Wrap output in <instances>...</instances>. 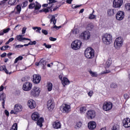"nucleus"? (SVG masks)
Returning <instances> with one entry per match:
<instances>
[{
  "instance_id": "c03bdc74",
  "label": "nucleus",
  "mask_w": 130,
  "mask_h": 130,
  "mask_svg": "<svg viewBox=\"0 0 130 130\" xmlns=\"http://www.w3.org/2000/svg\"><path fill=\"white\" fill-rule=\"evenodd\" d=\"M112 130H119V125L117 124L114 125L112 127Z\"/></svg>"
},
{
  "instance_id": "f257e3e1",
  "label": "nucleus",
  "mask_w": 130,
  "mask_h": 130,
  "mask_svg": "<svg viewBox=\"0 0 130 130\" xmlns=\"http://www.w3.org/2000/svg\"><path fill=\"white\" fill-rule=\"evenodd\" d=\"M102 40L104 44L109 45L112 42V36L109 34H105L102 37Z\"/></svg>"
},
{
  "instance_id": "412c9836",
  "label": "nucleus",
  "mask_w": 130,
  "mask_h": 130,
  "mask_svg": "<svg viewBox=\"0 0 130 130\" xmlns=\"http://www.w3.org/2000/svg\"><path fill=\"white\" fill-rule=\"evenodd\" d=\"M116 11L114 9H109L107 10V15L108 17H113V16H114V14H115Z\"/></svg>"
},
{
  "instance_id": "6e6d98bb",
  "label": "nucleus",
  "mask_w": 130,
  "mask_h": 130,
  "mask_svg": "<svg viewBox=\"0 0 130 130\" xmlns=\"http://www.w3.org/2000/svg\"><path fill=\"white\" fill-rule=\"evenodd\" d=\"M49 8L47 7V8L44 9V13H45V14H47V13H49Z\"/></svg>"
},
{
  "instance_id": "c85d7f7f",
  "label": "nucleus",
  "mask_w": 130,
  "mask_h": 130,
  "mask_svg": "<svg viewBox=\"0 0 130 130\" xmlns=\"http://www.w3.org/2000/svg\"><path fill=\"white\" fill-rule=\"evenodd\" d=\"M94 28V25L92 23H88L86 26L87 30L91 31Z\"/></svg>"
},
{
  "instance_id": "b1692460",
  "label": "nucleus",
  "mask_w": 130,
  "mask_h": 130,
  "mask_svg": "<svg viewBox=\"0 0 130 130\" xmlns=\"http://www.w3.org/2000/svg\"><path fill=\"white\" fill-rule=\"evenodd\" d=\"M16 38L18 41L22 42L23 40H28V41H31V39H28V38H23L22 37V35H19L16 37Z\"/></svg>"
},
{
  "instance_id": "ea45409f",
  "label": "nucleus",
  "mask_w": 130,
  "mask_h": 130,
  "mask_svg": "<svg viewBox=\"0 0 130 130\" xmlns=\"http://www.w3.org/2000/svg\"><path fill=\"white\" fill-rule=\"evenodd\" d=\"M32 29H33V30H36V29H37L36 32L37 33H39L40 34V33H41V32H40V30H41V27H37V26L32 27Z\"/></svg>"
},
{
  "instance_id": "bf43d9fd",
  "label": "nucleus",
  "mask_w": 130,
  "mask_h": 130,
  "mask_svg": "<svg viewBox=\"0 0 130 130\" xmlns=\"http://www.w3.org/2000/svg\"><path fill=\"white\" fill-rule=\"evenodd\" d=\"M49 40H50V41H56V38L53 37H50Z\"/></svg>"
},
{
  "instance_id": "39448f33",
  "label": "nucleus",
  "mask_w": 130,
  "mask_h": 130,
  "mask_svg": "<svg viewBox=\"0 0 130 130\" xmlns=\"http://www.w3.org/2000/svg\"><path fill=\"white\" fill-rule=\"evenodd\" d=\"M82 46V42L79 40H76L72 42L71 44V47L75 50H78L80 49Z\"/></svg>"
},
{
  "instance_id": "473e14b6",
  "label": "nucleus",
  "mask_w": 130,
  "mask_h": 130,
  "mask_svg": "<svg viewBox=\"0 0 130 130\" xmlns=\"http://www.w3.org/2000/svg\"><path fill=\"white\" fill-rule=\"evenodd\" d=\"M111 63H112V60H111V58H110L107 60L106 63L107 68H109L110 66H111Z\"/></svg>"
},
{
  "instance_id": "13d9d810",
  "label": "nucleus",
  "mask_w": 130,
  "mask_h": 130,
  "mask_svg": "<svg viewBox=\"0 0 130 130\" xmlns=\"http://www.w3.org/2000/svg\"><path fill=\"white\" fill-rule=\"evenodd\" d=\"M26 30H27V28L25 27L22 28V34H25V33H26Z\"/></svg>"
},
{
  "instance_id": "423d86ee",
  "label": "nucleus",
  "mask_w": 130,
  "mask_h": 130,
  "mask_svg": "<svg viewBox=\"0 0 130 130\" xmlns=\"http://www.w3.org/2000/svg\"><path fill=\"white\" fill-rule=\"evenodd\" d=\"M14 109L10 112L11 114H17L19 112H21L23 110V107H22V105L17 104L14 106Z\"/></svg>"
},
{
  "instance_id": "8fccbe9b",
  "label": "nucleus",
  "mask_w": 130,
  "mask_h": 130,
  "mask_svg": "<svg viewBox=\"0 0 130 130\" xmlns=\"http://www.w3.org/2000/svg\"><path fill=\"white\" fill-rule=\"evenodd\" d=\"M29 45H36L37 42H36V41H34L33 42L30 41L29 43H28Z\"/></svg>"
},
{
  "instance_id": "f704fd0d",
  "label": "nucleus",
  "mask_w": 130,
  "mask_h": 130,
  "mask_svg": "<svg viewBox=\"0 0 130 130\" xmlns=\"http://www.w3.org/2000/svg\"><path fill=\"white\" fill-rule=\"evenodd\" d=\"M87 110V108L86 107H82L80 108V113H85Z\"/></svg>"
},
{
  "instance_id": "4c0bfd02",
  "label": "nucleus",
  "mask_w": 130,
  "mask_h": 130,
  "mask_svg": "<svg viewBox=\"0 0 130 130\" xmlns=\"http://www.w3.org/2000/svg\"><path fill=\"white\" fill-rule=\"evenodd\" d=\"M10 130H18V124L17 123H14L11 127Z\"/></svg>"
},
{
  "instance_id": "58836bf2",
  "label": "nucleus",
  "mask_w": 130,
  "mask_h": 130,
  "mask_svg": "<svg viewBox=\"0 0 130 130\" xmlns=\"http://www.w3.org/2000/svg\"><path fill=\"white\" fill-rule=\"evenodd\" d=\"M20 5L21 6V8H22V9H24V8H26V7L28 6V1H26L22 2V4Z\"/></svg>"
},
{
  "instance_id": "0eeeda50",
  "label": "nucleus",
  "mask_w": 130,
  "mask_h": 130,
  "mask_svg": "<svg viewBox=\"0 0 130 130\" xmlns=\"http://www.w3.org/2000/svg\"><path fill=\"white\" fill-rule=\"evenodd\" d=\"M35 8V11H39L41 9V5L37 1L31 3L28 6V9L32 10Z\"/></svg>"
},
{
  "instance_id": "680f3d73",
  "label": "nucleus",
  "mask_w": 130,
  "mask_h": 130,
  "mask_svg": "<svg viewBox=\"0 0 130 130\" xmlns=\"http://www.w3.org/2000/svg\"><path fill=\"white\" fill-rule=\"evenodd\" d=\"M21 47H24V46L23 45H18L15 46V48H21Z\"/></svg>"
},
{
  "instance_id": "2eb2a0df",
  "label": "nucleus",
  "mask_w": 130,
  "mask_h": 130,
  "mask_svg": "<svg viewBox=\"0 0 130 130\" xmlns=\"http://www.w3.org/2000/svg\"><path fill=\"white\" fill-rule=\"evenodd\" d=\"M47 108L49 110H50V111L53 110V109L54 108V103H53V102H52V100H49L48 102H47Z\"/></svg>"
},
{
  "instance_id": "a211bd4d",
  "label": "nucleus",
  "mask_w": 130,
  "mask_h": 130,
  "mask_svg": "<svg viewBox=\"0 0 130 130\" xmlns=\"http://www.w3.org/2000/svg\"><path fill=\"white\" fill-rule=\"evenodd\" d=\"M96 122H95L94 121H90L88 123V127L89 129H95V128H96Z\"/></svg>"
},
{
  "instance_id": "338daca9",
  "label": "nucleus",
  "mask_w": 130,
  "mask_h": 130,
  "mask_svg": "<svg viewBox=\"0 0 130 130\" xmlns=\"http://www.w3.org/2000/svg\"><path fill=\"white\" fill-rule=\"evenodd\" d=\"M124 99H127V98H128V95H127V93H125L124 94Z\"/></svg>"
},
{
  "instance_id": "2f4dec72",
  "label": "nucleus",
  "mask_w": 130,
  "mask_h": 130,
  "mask_svg": "<svg viewBox=\"0 0 130 130\" xmlns=\"http://www.w3.org/2000/svg\"><path fill=\"white\" fill-rule=\"evenodd\" d=\"M1 71H4L6 74H9V75H11V74H12V72H10L9 73V71H8V70H7V68L5 66H1Z\"/></svg>"
},
{
  "instance_id": "864d4df0",
  "label": "nucleus",
  "mask_w": 130,
  "mask_h": 130,
  "mask_svg": "<svg viewBox=\"0 0 130 130\" xmlns=\"http://www.w3.org/2000/svg\"><path fill=\"white\" fill-rule=\"evenodd\" d=\"M42 32L43 34H44V35H47V34H48V31L45 29H42Z\"/></svg>"
},
{
  "instance_id": "9b49d317",
  "label": "nucleus",
  "mask_w": 130,
  "mask_h": 130,
  "mask_svg": "<svg viewBox=\"0 0 130 130\" xmlns=\"http://www.w3.org/2000/svg\"><path fill=\"white\" fill-rule=\"evenodd\" d=\"M123 4V0H114L113 1V8H121Z\"/></svg>"
},
{
  "instance_id": "4be33fe9",
  "label": "nucleus",
  "mask_w": 130,
  "mask_h": 130,
  "mask_svg": "<svg viewBox=\"0 0 130 130\" xmlns=\"http://www.w3.org/2000/svg\"><path fill=\"white\" fill-rule=\"evenodd\" d=\"M39 113L38 112H34L32 115H31V119L32 120H34L35 121H37L38 119H39Z\"/></svg>"
},
{
  "instance_id": "a19ab883",
  "label": "nucleus",
  "mask_w": 130,
  "mask_h": 130,
  "mask_svg": "<svg viewBox=\"0 0 130 130\" xmlns=\"http://www.w3.org/2000/svg\"><path fill=\"white\" fill-rule=\"evenodd\" d=\"M125 8L126 11H127V12H129L130 13V3H127L125 5Z\"/></svg>"
},
{
  "instance_id": "6e6552de",
  "label": "nucleus",
  "mask_w": 130,
  "mask_h": 130,
  "mask_svg": "<svg viewBox=\"0 0 130 130\" xmlns=\"http://www.w3.org/2000/svg\"><path fill=\"white\" fill-rule=\"evenodd\" d=\"M113 105L112 103L110 102H106L104 103L103 108L105 111H109V110H111L112 109V107Z\"/></svg>"
},
{
  "instance_id": "603ef678",
  "label": "nucleus",
  "mask_w": 130,
  "mask_h": 130,
  "mask_svg": "<svg viewBox=\"0 0 130 130\" xmlns=\"http://www.w3.org/2000/svg\"><path fill=\"white\" fill-rule=\"evenodd\" d=\"M44 46H45L46 48H51V45H47L46 43L44 44Z\"/></svg>"
},
{
  "instance_id": "7c9ffc66",
  "label": "nucleus",
  "mask_w": 130,
  "mask_h": 130,
  "mask_svg": "<svg viewBox=\"0 0 130 130\" xmlns=\"http://www.w3.org/2000/svg\"><path fill=\"white\" fill-rule=\"evenodd\" d=\"M10 30L11 28L10 27L2 30L1 31V35H4V34H5L6 33H8Z\"/></svg>"
},
{
  "instance_id": "052dcab7",
  "label": "nucleus",
  "mask_w": 130,
  "mask_h": 130,
  "mask_svg": "<svg viewBox=\"0 0 130 130\" xmlns=\"http://www.w3.org/2000/svg\"><path fill=\"white\" fill-rule=\"evenodd\" d=\"M5 85H6V82H4V83L1 85V91H3L4 90V89H5V87H4V86H5Z\"/></svg>"
},
{
  "instance_id": "4d7b16f0",
  "label": "nucleus",
  "mask_w": 130,
  "mask_h": 130,
  "mask_svg": "<svg viewBox=\"0 0 130 130\" xmlns=\"http://www.w3.org/2000/svg\"><path fill=\"white\" fill-rule=\"evenodd\" d=\"M88 95L89 97H92L93 96V91L90 90L89 92H88Z\"/></svg>"
},
{
  "instance_id": "f8f14e48",
  "label": "nucleus",
  "mask_w": 130,
  "mask_h": 130,
  "mask_svg": "<svg viewBox=\"0 0 130 130\" xmlns=\"http://www.w3.org/2000/svg\"><path fill=\"white\" fill-rule=\"evenodd\" d=\"M62 111L63 113H69L71 111V105L68 104H63L61 106Z\"/></svg>"
},
{
  "instance_id": "3c124183",
  "label": "nucleus",
  "mask_w": 130,
  "mask_h": 130,
  "mask_svg": "<svg viewBox=\"0 0 130 130\" xmlns=\"http://www.w3.org/2000/svg\"><path fill=\"white\" fill-rule=\"evenodd\" d=\"M8 2V0H3L2 1H1V5H3L4 6H5V5H6L7 2Z\"/></svg>"
},
{
  "instance_id": "dca6fc26",
  "label": "nucleus",
  "mask_w": 130,
  "mask_h": 130,
  "mask_svg": "<svg viewBox=\"0 0 130 130\" xmlns=\"http://www.w3.org/2000/svg\"><path fill=\"white\" fill-rule=\"evenodd\" d=\"M123 126L124 127L128 128L130 127V119L129 118H125L122 121Z\"/></svg>"
},
{
  "instance_id": "49530a36",
  "label": "nucleus",
  "mask_w": 130,
  "mask_h": 130,
  "mask_svg": "<svg viewBox=\"0 0 130 130\" xmlns=\"http://www.w3.org/2000/svg\"><path fill=\"white\" fill-rule=\"evenodd\" d=\"M111 88H117V84H116V83H112L111 84Z\"/></svg>"
},
{
  "instance_id": "1a4fd4ad",
  "label": "nucleus",
  "mask_w": 130,
  "mask_h": 130,
  "mask_svg": "<svg viewBox=\"0 0 130 130\" xmlns=\"http://www.w3.org/2000/svg\"><path fill=\"white\" fill-rule=\"evenodd\" d=\"M96 116V113L93 110H89L86 113V117L88 119H93Z\"/></svg>"
},
{
  "instance_id": "72a5a7b5",
  "label": "nucleus",
  "mask_w": 130,
  "mask_h": 130,
  "mask_svg": "<svg viewBox=\"0 0 130 130\" xmlns=\"http://www.w3.org/2000/svg\"><path fill=\"white\" fill-rule=\"evenodd\" d=\"M47 89H48V91H49V92H50V91H51V90H52V83H51L50 82H48Z\"/></svg>"
},
{
  "instance_id": "6ab92c4d",
  "label": "nucleus",
  "mask_w": 130,
  "mask_h": 130,
  "mask_svg": "<svg viewBox=\"0 0 130 130\" xmlns=\"http://www.w3.org/2000/svg\"><path fill=\"white\" fill-rule=\"evenodd\" d=\"M34 96H39L40 94V88L37 86H35L32 91Z\"/></svg>"
},
{
  "instance_id": "a878e982",
  "label": "nucleus",
  "mask_w": 130,
  "mask_h": 130,
  "mask_svg": "<svg viewBox=\"0 0 130 130\" xmlns=\"http://www.w3.org/2000/svg\"><path fill=\"white\" fill-rule=\"evenodd\" d=\"M53 127H54V128H60V127H61V124H60V122H55L53 124Z\"/></svg>"
},
{
  "instance_id": "5fc2aeb1",
  "label": "nucleus",
  "mask_w": 130,
  "mask_h": 130,
  "mask_svg": "<svg viewBox=\"0 0 130 130\" xmlns=\"http://www.w3.org/2000/svg\"><path fill=\"white\" fill-rule=\"evenodd\" d=\"M80 7H81V5H73L72 6V9H77V8H80Z\"/></svg>"
},
{
  "instance_id": "0e129e2a",
  "label": "nucleus",
  "mask_w": 130,
  "mask_h": 130,
  "mask_svg": "<svg viewBox=\"0 0 130 130\" xmlns=\"http://www.w3.org/2000/svg\"><path fill=\"white\" fill-rule=\"evenodd\" d=\"M5 56H7V53L4 52L2 55H1V57H5Z\"/></svg>"
},
{
  "instance_id": "20e7f679",
  "label": "nucleus",
  "mask_w": 130,
  "mask_h": 130,
  "mask_svg": "<svg viewBox=\"0 0 130 130\" xmlns=\"http://www.w3.org/2000/svg\"><path fill=\"white\" fill-rule=\"evenodd\" d=\"M79 38L84 41H88L91 38V33L89 31H84L80 34Z\"/></svg>"
},
{
  "instance_id": "e433bc0d",
  "label": "nucleus",
  "mask_w": 130,
  "mask_h": 130,
  "mask_svg": "<svg viewBox=\"0 0 130 130\" xmlns=\"http://www.w3.org/2000/svg\"><path fill=\"white\" fill-rule=\"evenodd\" d=\"M16 2H17V0H9L8 1V4L10 5V6H15L16 5Z\"/></svg>"
},
{
  "instance_id": "09e8293b",
  "label": "nucleus",
  "mask_w": 130,
  "mask_h": 130,
  "mask_svg": "<svg viewBox=\"0 0 130 130\" xmlns=\"http://www.w3.org/2000/svg\"><path fill=\"white\" fill-rule=\"evenodd\" d=\"M79 29L76 28V29H74L72 30V33H73L74 34H79Z\"/></svg>"
},
{
  "instance_id": "f03ea898",
  "label": "nucleus",
  "mask_w": 130,
  "mask_h": 130,
  "mask_svg": "<svg viewBox=\"0 0 130 130\" xmlns=\"http://www.w3.org/2000/svg\"><path fill=\"white\" fill-rule=\"evenodd\" d=\"M123 45V39L121 37H118L116 39L114 43V46L116 49H120Z\"/></svg>"
},
{
  "instance_id": "cd10ccee",
  "label": "nucleus",
  "mask_w": 130,
  "mask_h": 130,
  "mask_svg": "<svg viewBox=\"0 0 130 130\" xmlns=\"http://www.w3.org/2000/svg\"><path fill=\"white\" fill-rule=\"evenodd\" d=\"M48 5H49L48 7V9H51L52 6H53V4H54V3H56V1L55 0H48Z\"/></svg>"
},
{
  "instance_id": "7ed1b4c3",
  "label": "nucleus",
  "mask_w": 130,
  "mask_h": 130,
  "mask_svg": "<svg viewBox=\"0 0 130 130\" xmlns=\"http://www.w3.org/2000/svg\"><path fill=\"white\" fill-rule=\"evenodd\" d=\"M94 52V49L91 47H88L86 49L84 54L87 58H93V57H94V55H95Z\"/></svg>"
},
{
  "instance_id": "a18cd8bd",
  "label": "nucleus",
  "mask_w": 130,
  "mask_h": 130,
  "mask_svg": "<svg viewBox=\"0 0 130 130\" xmlns=\"http://www.w3.org/2000/svg\"><path fill=\"white\" fill-rule=\"evenodd\" d=\"M22 6H21V5H18L16 8V10L17 11V12H18L19 13H20V12H21V10H22Z\"/></svg>"
},
{
  "instance_id": "69168bd1",
  "label": "nucleus",
  "mask_w": 130,
  "mask_h": 130,
  "mask_svg": "<svg viewBox=\"0 0 130 130\" xmlns=\"http://www.w3.org/2000/svg\"><path fill=\"white\" fill-rule=\"evenodd\" d=\"M60 7V5L56 6L55 8L53 9V11L55 12V11H56V9H58Z\"/></svg>"
},
{
  "instance_id": "5701e85b",
  "label": "nucleus",
  "mask_w": 130,
  "mask_h": 130,
  "mask_svg": "<svg viewBox=\"0 0 130 130\" xmlns=\"http://www.w3.org/2000/svg\"><path fill=\"white\" fill-rule=\"evenodd\" d=\"M61 83L63 87H64L66 85H70V80H69V79H68V78L63 77L62 80L61 81Z\"/></svg>"
},
{
  "instance_id": "37998d69",
  "label": "nucleus",
  "mask_w": 130,
  "mask_h": 130,
  "mask_svg": "<svg viewBox=\"0 0 130 130\" xmlns=\"http://www.w3.org/2000/svg\"><path fill=\"white\" fill-rule=\"evenodd\" d=\"M96 15L90 14L88 17V19H89V20H94V19H96Z\"/></svg>"
},
{
  "instance_id": "ddd939ff",
  "label": "nucleus",
  "mask_w": 130,
  "mask_h": 130,
  "mask_svg": "<svg viewBox=\"0 0 130 130\" xmlns=\"http://www.w3.org/2000/svg\"><path fill=\"white\" fill-rule=\"evenodd\" d=\"M41 81V76L39 75L34 74L32 76V82L34 84H39Z\"/></svg>"
},
{
  "instance_id": "c756f323",
  "label": "nucleus",
  "mask_w": 130,
  "mask_h": 130,
  "mask_svg": "<svg viewBox=\"0 0 130 130\" xmlns=\"http://www.w3.org/2000/svg\"><path fill=\"white\" fill-rule=\"evenodd\" d=\"M39 62H40V66L42 67V68H44V67L46 66V61H45V60H44V59H41Z\"/></svg>"
},
{
  "instance_id": "e2e57ef3",
  "label": "nucleus",
  "mask_w": 130,
  "mask_h": 130,
  "mask_svg": "<svg viewBox=\"0 0 130 130\" xmlns=\"http://www.w3.org/2000/svg\"><path fill=\"white\" fill-rule=\"evenodd\" d=\"M5 113L7 115V116H9L10 115V113L9 112V111L7 110L5 111Z\"/></svg>"
},
{
  "instance_id": "c9c22d12",
  "label": "nucleus",
  "mask_w": 130,
  "mask_h": 130,
  "mask_svg": "<svg viewBox=\"0 0 130 130\" xmlns=\"http://www.w3.org/2000/svg\"><path fill=\"white\" fill-rule=\"evenodd\" d=\"M89 74L91 75V77H94L95 78H97L98 75L97 74V72H93L92 71H89Z\"/></svg>"
},
{
  "instance_id": "aec40b11",
  "label": "nucleus",
  "mask_w": 130,
  "mask_h": 130,
  "mask_svg": "<svg viewBox=\"0 0 130 130\" xmlns=\"http://www.w3.org/2000/svg\"><path fill=\"white\" fill-rule=\"evenodd\" d=\"M50 23H52L54 24L53 28L54 29H56V30H58V26H56L55 24H56V20L55 19V16L52 15V18L50 19Z\"/></svg>"
},
{
  "instance_id": "4468645a",
  "label": "nucleus",
  "mask_w": 130,
  "mask_h": 130,
  "mask_svg": "<svg viewBox=\"0 0 130 130\" xmlns=\"http://www.w3.org/2000/svg\"><path fill=\"white\" fill-rule=\"evenodd\" d=\"M124 18V12L123 11H118L116 15V19L118 21H121Z\"/></svg>"
},
{
  "instance_id": "de8ad7c7",
  "label": "nucleus",
  "mask_w": 130,
  "mask_h": 130,
  "mask_svg": "<svg viewBox=\"0 0 130 130\" xmlns=\"http://www.w3.org/2000/svg\"><path fill=\"white\" fill-rule=\"evenodd\" d=\"M81 126H82V122H78L76 123V128H80V127H81Z\"/></svg>"
},
{
  "instance_id": "bb28decb",
  "label": "nucleus",
  "mask_w": 130,
  "mask_h": 130,
  "mask_svg": "<svg viewBox=\"0 0 130 130\" xmlns=\"http://www.w3.org/2000/svg\"><path fill=\"white\" fill-rule=\"evenodd\" d=\"M44 121V119H43V118H40L37 122V125H39V126H40V127H42V123L43 122V121Z\"/></svg>"
},
{
  "instance_id": "f3484780",
  "label": "nucleus",
  "mask_w": 130,
  "mask_h": 130,
  "mask_svg": "<svg viewBox=\"0 0 130 130\" xmlns=\"http://www.w3.org/2000/svg\"><path fill=\"white\" fill-rule=\"evenodd\" d=\"M27 105L30 109H33L36 107V102L32 100H30L28 101Z\"/></svg>"
},
{
  "instance_id": "393cba45",
  "label": "nucleus",
  "mask_w": 130,
  "mask_h": 130,
  "mask_svg": "<svg viewBox=\"0 0 130 130\" xmlns=\"http://www.w3.org/2000/svg\"><path fill=\"white\" fill-rule=\"evenodd\" d=\"M1 98H2V107L3 108H5V102H6V94L5 93H2L1 95Z\"/></svg>"
},
{
  "instance_id": "9d476101",
  "label": "nucleus",
  "mask_w": 130,
  "mask_h": 130,
  "mask_svg": "<svg viewBox=\"0 0 130 130\" xmlns=\"http://www.w3.org/2000/svg\"><path fill=\"white\" fill-rule=\"evenodd\" d=\"M24 91H30L32 89V83L29 82L24 83L22 86Z\"/></svg>"
},
{
  "instance_id": "774afa93",
  "label": "nucleus",
  "mask_w": 130,
  "mask_h": 130,
  "mask_svg": "<svg viewBox=\"0 0 130 130\" xmlns=\"http://www.w3.org/2000/svg\"><path fill=\"white\" fill-rule=\"evenodd\" d=\"M1 50H7V48L6 47V46H3L1 48Z\"/></svg>"
},
{
  "instance_id": "79ce46f5",
  "label": "nucleus",
  "mask_w": 130,
  "mask_h": 130,
  "mask_svg": "<svg viewBox=\"0 0 130 130\" xmlns=\"http://www.w3.org/2000/svg\"><path fill=\"white\" fill-rule=\"evenodd\" d=\"M23 59V56H19L17 58H16L14 61V63H17L19 60H22Z\"/></svg>"
}]
</instances>
